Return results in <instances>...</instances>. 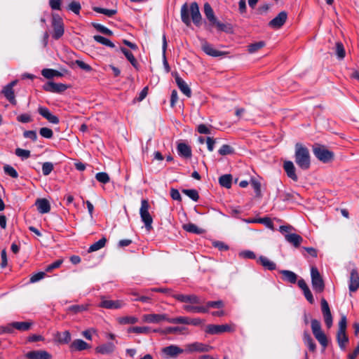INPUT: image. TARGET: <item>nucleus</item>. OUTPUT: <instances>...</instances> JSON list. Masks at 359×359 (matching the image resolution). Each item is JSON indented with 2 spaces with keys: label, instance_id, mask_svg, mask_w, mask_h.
<instances>
[{
  "label": "nucleus",
  "instance_id": "43",
  "mask_svg": "<svg viewBox=\"0 0 359 359\" xmlns=\"http://www.w3.org/2000/svg\"><path fill=\"white\" fill-rule=\"evenodd\" d=\"M93 39L95 41H97L102 45H104L106 46H108L110 48L115 47V45L114 44V43H112L109 39H108L104 36H102L100 35H95L93 36Z\"/></svg>",
  "mask_w": 359,
  "mask_h": 359
},
{
  "label": "nucleus",
  "instance_id": "38",
  "mask_svg": "<svg viewBox=\"0 0 359 359\" xmlns=\"http://www.w3.org/2000/svg\"><path fill=\"white\" fill-rule=\"evenodd\" d=\"M106 242H107V239L104 237L102 238L98 241H97V242L94 243L93 245H91L88 248V252H93L97 251V250H100L105 245Z\"/></svg>",
  "mask_w": 359,
  "mask_h": 359
},
{
  "label": "nucleus",
  "instance_id": "6",
  "mask_svg": "<svg viewBox=\"0 0 359 359\" xmlns=\"http://www.w3.org/2000/svg\"><path fill=\"white\" fill-rule=\"evenodd\" d=\"M315 156L323 163H327L333 159V152L327 149L324 146L316 145L313 147Z\"/></svg>",
  "mask_w": 359,
  "mask_h": 359
},
{
  "label": "nucleus",
  "instance_id": "62",
  "mask_svg": "<svg viewBox=\"0 0 359 359\" xmlns=\"http://www.w3.org/2000/svg\"><path fill=\"white\" fill-rule=\"evenodd\" d=\"M138 322V318L135 316H126L120 319L121 324H135Z\"/></svg>",
  "mask_w": 359,
  "mask_h": 359
},
{
  "label": "nucleus",
  "instance_id": "9",
  "mask_svg": "<svg viewBox=\"0 0 359 359\" xmlns=\"http://www.w3.org/2000/svg\"><path fill=\"white\" fill-rule=\"evenodd\" d=\"M321 311L323 315L325 323L327 328H330L332 326V316L330 309L329 304L325 299L323 298L320 302Z\"/></svg>",
  "mask_w": 359,
  "mask_h": 359
},
{
  "label": "nucleus",
  "instance_id": "29",
  "mask_svg": "<svg viewBox=\"0 0 359 359\" xmlns=\"http://www.w3.org/2000/svg\"><path fill=\"white\" fill-rule=\"evenodd\" d=\"M2 93L5 97L13 105H16L17 101L15 97L14 90L11 87L7 86H4L2 90Z\"/></svg>",
  "mask_w": 359,
  "mask_h": 359
},
{
  "label": "nucleus",
  "instance_id": "5",
  "mask_svg": "<svg viewBox=\"0 0 359 359\" xmlns=\"http://www.w3.org/2000/svg\"><path fill=\"white\" fill-rule=\"evenodd\" d=\"M311 324L314 337L324 348H326L328 343L327 339L325 333L322 331L320 323L316 319H313L311 320Z\"/></svg>",
  "mask_w": 359,
  "mask_h": 359
},
{
  "label": "nucleus",
  "instance_id": "61",
  "mask_svg": "<svg viewBox=\"0 0 359 359\" xmlns=\"http://www.w3.org/2000/svg\"><path fill=\"white\" fill-rule=\"evenodd\" d=\"M39 134L45 138L50 139L53 136V132L51 129L48 128H41L39 130Z\"/></svg>",
  "mask_w": 359,
  "mask_h": 359
},
{
  "label": "nucleus",
  "instance_id": "10",
  "mask_svg": "<svg viewBox=\"0 0 359 359\" xmlns=\"http://www.w3.org/2000/svg\"><path fill=\"white\" fill-rule=\"evenodd\" d=\"M124 305L125 303L122 300L114 301L102 297L99 306L107 309H118L122 308Z\"/></svg>",
  "mask_w": 359,
  "mask_h": 359
},
{
  "label": "nucleus",
  "instance_id": "48",
  "mask_svg": "<svg viewBox=\"0 0 359 359\" xmlns=\"http://www.w3.org/2000/svg\"><path fill=\"white\" fill-rule=\"evenodd\" d=\"M88 304H81V305H72L70 306L67 310L70 312H73L74 313H81L82 311H86L88 309Z\"/></svg>",
  "mask_w": 359,
  "mask_h": 359
},
{
  "label": "nucleus",
  "instance_id": "35",
  "mask_svg": "<svg viewBox=\"0 0 359 359\" xmlns=\"http://www.w3.org/2000/svg\"><path fill=\"white\" fill-rule=\"evenodd\" d=\"M120 50L124 54L127 60L131 63V65L137 69L138 63L133 54L130 50L123 47H121Z\"/></svg>",
  "mask_w": 359,
  "mask_h": 359
},
{
  "label": "nucleus",
  "instance_id": "12",
  "mask_svg": "<svg viewBox=\"0 0 359 359\" xmlns=\"http://www.w3.org/2000/svg\"><path fill=\"white\" fill-rule=\"evenodd\" d=\"M185 347V352L187 353L208 352L211 349V347L210 346L200 342L189 344H187Z\"/></svg>",
  "mask_w": 359,
  "mask_h": 359
},
{
  "label": "nucleus",
  "instance_id": "47",
  "mask_svg": "<svg viewBox=\"0 0 359 359\" xmlns=\"http://www.w3.org/2000/svg\"><path fill=\"white\" fill-rule=\"evenodd\" d=\"M182 191L194 201H198L199 195L196 189H183Z\"/></svg>",
  "mask_w": 359,
  "mask_h": 359
},
{
  "label": "nucleus",
  "instance_id": "8",
  "mask_svg": "<svg viewBox=\"0 0 359 359\" xmlns=\"http://www.w3.org/2000/svg\"><path fill=\"white\" fill-rule=\"evenodd\" d=\"M235 330L234 326L225 325H213L210 324L206 326L205 332L210 334H218L223 332H232Z\"/></svg>",
  "mask_w": 359,
  "mask_h": 359
},
{
  "label": "nucleus",
  "instance_id": "28",
  "mask_svg": "<svg viewBox=\"0 0 359 359\" xmlns=\"http://www.w3.org/2000/svg\"><path fill=\"white\" fill-rule=\"evenodd\" d=\"M204 14L211 25L217 20L209 3L204 4Z\"/></svg>",
  "mask_w": 359,
  "mask_h": 359
},
{
  "label": "nucleus",
  "instance_id": "14",
  "mask_svg": "<svg viewBox=\"0 0 359 359\" xmlns=\"http://www.w3.org/2000/svg\"><path fill=\"white\" fill-rule=\"evenodd\" d=\"M168 317L166 314H145L142 316V321L147 323H159L161 321L168 322Z\"/></svg>",
  "mask_w": 359,
  "mask_h": 359
},
{
  "label": "nucleus",
  "instance_id": "59",
  "mask_svg": "<svg viewBox=\"0 0 359 359\" xmlns=\"http://www.w3.org/2000/svg\"><path fill=\"white\" fill-rule=\"evenodd\" d=\"M257 222L263 224L264 225H265L267 228H269L270 229L273 230V229H274L273 223L272 220L268 217H264L258 219Z\"/></svg>",
  "mask_w": 359,
  "mask_h": 359
},
{
  "label": "nucleus",
  "instance_id": "15",
  "mask_svg": "<svg viewBox=\"0 0 359 359\" xmlns=\"http://www.w3.org/2000/svg\"><path fill=\"white\" fill-rule=\"evenodd\" d=\"M359 288V275L355 269L351 271L348 289L350 292H355Z\"/></svg>",
  "mask_w": 359,
  "mask_h": 359
},
{
  "label": "nucleus",
  "instance_id": "51",
  "mask_svg": "<svg viewBox=\"0 0 359 359\" xmlns=\"http://www.w3.org/2000/svg\"><path fill=\"white\" fill-rule=\"evenodd\" d=\"M128 332L137 334H147L150 332V328L149 327H133L128 329Z\"/></svg>",
  "mask_w": 359,
  "mask_h": 359
},
{
  "label": "nucleus",
  "instance_id": "22",
  "mask_svg": "<svg viewBox=\"0 0 359 359\" xmlns=\"http://www.w3.org/2000/svg\"><path fill=\"white\" fill-rule=\"evenodd\" d=\"M115 344L112 342H107L103 344H101L95 348V351L97 353L108 355L113 353L115 350Z\"/></svg>",
  "mask_w": 359,
  "mask_h": 359
},
{
  "label": "nucleus",
  "instance_id": "11",
  "mask_svg": "<svg viewBox=\"0 0 359 359\" xmlns=\"http://www.w3.org/2000/svg\"><path fill=\"white\" fill-rule=\"evenodd\" d=\"M68 88V86L61 83H54L48 81L44 86L43 89L50 93H62Z\"/></svg>",
  "mask_w": 359,
  "mask_h": 359
},
{
  "label": "nucleus",
  "instance_id": "58",
  "mask_svg": "<svg viewBox=\"0 0 359 359\" xmlns=\"http://www.w3.org/2000/svg\"><path fill=\"white\" fill-rule=\"evenodd\" d=\"M95 178L98 182L103 184H107L109 182V177L108 174L104 172L97 173Z\"/></svg>",
  "mask_w": 359,
  "mask_h": 359
},
{
  "label": "nucleus",
  "instance_id": "55",
  "mask_svg": "<svg viewBox=\"0 0 359 359\" xmlns=\"http://www.w3.org/2000/svg\"><path fill=\"white\" fill-rule=\"evenodd\" d=\"M15 154L22 159H27L30 156V151L20 148H17L15 149Z\"/></svg>",
  "mask_w": 359,
  "mask_h": 359
},
{
  "label": "nucleus",
  "instance_id": "57",
  "mask_svg": "<svg viewBox=\"0 0 359 359\" xmlns=\"http://www.w3.org/2000/svg\"><path fill=\"white\" fill-rule=\"evenodd\" d=\"M218 152L222 156L231 154L233 153V149L228 144H223Z\"/></svg>",
  "mask_w": 359,
  "mask_h": 359
},
{
  "label": "nucleus",
  "instance_id": "33",
  "mask_svg": "<svg viewBox=\"0 0 359 359\" xmlns=\"http://www.w3.org/2000/svg\"><path fill=\"white\" fill-rule=\"evenodd\" d=\"M280 273L283 275V279L288 283H295L297 280V276L293 271L288 270H281Z\"/></svg>",
  "mask_w": 359,
  "mask_h": 359
},
{
  "label": "nucleus",
  "instance_id": "24",
  "mask_svg": "<svg viewBox=\"0 0 359 359\" xmlns=\"http://www.w3.org/2000/svg\"><path fill=\"white\" fill-rule=\"evenodd\" d=\"M175 81L181 92L187 97H190L191 96V90L187 83L178 75L175 76Z\"/></svg>",
  "mask_w": 359,
  "mask_h": 359
},
{
  "label": "nucleus",
  "instance_id": "60",
  "mask_svg": "<svg viewBox=\"0 0 359 359\" xmlns=\"http://www.w3.org/2000/svg\"><path fill=\"white\" fill-rule=\"evenodd\" d=\"M81 8V4L78 1H72L68 6V10L72 11L75 14H79Z\"/></svg>",
  "mask_w": 359,
  "mask_h": 359
},
{
  "label": "nucleus",
  "instance_id": "1",
  "mask_svg": "<svg viewBox=\"0 0 359 359\" xmlns=\"http://www.w3.org/2000/svg\"><path fill=\"white\" fill-rule=\"evenodd\" d=\"M189 13L194 25L199 26L201 24L202 17L199 11L198 5L196 2H192L190 4L189 8L187 4H184L181 8V19L187 26H189L191 22L189 17Z\"/></svg>",
  "mask_w": 359,
  "mask_h": 359
},
{
  "label": "nucleus",
  "instance_id": "37",
  "mask_svg": "<svg viewBox=\"0 0 359 359\" xmlns=\"http://www.w3.org/2000/svg\"><path fill=\"white\" fill-rule=\"evenodd\" d=\"M337 339L339 347L341 349H345L346 344L348 341L346 332H337Z\"/></svg>",
  "mask_w": 359,
  "mask_h": 359
},
{
  "label": "nucleus",
  "instance_id": "40",
  "mask_svg": "<svg viewBox=\"0 0 359 359\" xmlns=\"http://www.w3.org/2000/svg\"><path fill=\"white\" fill-rule=\"evenodd\" d=\"M212 25L216 26L217 29L220 32L231 33L233 31L232 27L230 24H224V23H222L221 22L218 21L217 20Z\"/></svg>",
  "mask_w": 359,
  "mask_h": 359
},
{
  "label": "nucleus",
  "instance_id": "36",
  "mask_svg": "<svg viewBox=\"0 0 359 359\" xmlns=\"http://www.w3.org/2000/svg\"><path fill=\"white\" fill-rule=\"evenodd\" d=\"M232 176L230 174L222 175L219 178V184L226 189H229L231 187Z\"/></svg>",
  "mask_w": 359,
  "mask_h": 359
},
{
  "label": "nucleus",
  "instance_id": "27",
  "mask_svg": "<svg viewBox=\"0 0 359 359\" xmlns=\"http://www.w3.org/2000/svg\"><path fill=\"white\" fill-rule=\"evenodd\" d=\"M55 339L59 344H67L70 342L72 337L70 332L66 330L63 332H57L55 334Z\"/></svg>",
  "mask_w": 359,
  "mask_h": 359
},
{
  "label": "nucleus",
  "instance_id": "16",
  "mask_svg": "<svg viewBox=\"0 0 359 359\" xmlns=\"http://www.w3.org/2000/svg\"><path fill=\"white\" fill-rule=\"evenodd\" d=\"M38 112L43 117L46 118L50 123L53 124H57L59 123V118L55 115L50 113L49 109L45 107H39Z\"/></svg>",
  "mask_w": 359,
  "mask_h": 359
},
{
  "label": "nucleus",
  "instance_id": "41",
  "mask_svg": "<svg viewBox=\"0 0 359 359\" xmlns=\"http://www.w3.org/2000/svg\"><path fill=\"white\" fill-rule=\"evenodd\" d=\"M41 74L48 79H52L55 76H62V74L60 72L52 69H43L41 71Z\"/></svg>",
  "mask_w": 359,
  "mask_h": 359
},
{
  "label": "nucleus",
  "instance_id": "46",
  "mask_svg": "<svg viewBox=\"0 0 359 359\" xmlns=\"http://www.w3.org/2000/svg\"><path fill=\"white\" fill-rule=\"evenodd\" d=\"M93 10L97 13H102L108 17H111L116 13V10L102 8L100 7H93Z\"/></svg>",
  "mask_w": 359,
  "mask_h": 359
},
{
  "label": "nucleus",
  "instance_id": "52",
  "mask_svg": "<svg viewBox=\"0 0 359 359\" xmlns=\"http://www.w3.org/2000/svg\"><path fill=\"white\" fill-rule=\"evenodd\" d=\"M93 25L98 32L104 34L109 36H111L113 34V32L109 29L100 24L93 23Z\"/></svg>",
  "mask_w": 359,
  "mask_h": 359
},
{
  "label": "nucleus",
  "instance_id": "17",
  "mask_svg": "<svg viewBox=\"0 0 359 359\" xmlns=\"http://www.w3.org/2000/svg\"><path fill=\"white\" fill-rule=\"evenodd\" d=\"M283 168L288 177H290L294 182H297L298 180V177L296 175V168L294 165V163L292 161H285L283 163Z\"/></svg>",
  "mask_w": 359,
  "mask_h": 359
},
{
  "label": "nucleus",
  "instance_id": "49",
  "mask_svg": "<svg viewBox=\"0 0 359 359\" xmlns=\"http://www.w3.org/2000/svg\"><path fill=\"white\" fill-rule=\"evenodd\" d=\"M265 46V43L264 41H258L254 43H251L248 46V51L250 53H254L262 48Z\"/></svg>",
  "mask_w": 359,
  "mask_h": 359
},
{
  "label": "nucleus",
  "instance_id": "45",
  "mask_svg": "<svg viewBox=\"0 0 359 359\" xmlns=\"http://www.w3.org/2000/svg\"><path fill=\"white\" fill-rule=\"evenodd\" d=\"M335 53L339 59L344 58L346 53L342 43L339 41L336 43Z\"/></svg>",
  "mask_w": 359,
  "mask_h": 359
},
{
  "label": "nucleus",
  "instance_id": "63",
  "mask_svg": "<svg viewBox=\"0 0 359 359\" xmlns=\"http://www.w3.org/2000/svg\"><path fill=\"white\" fill-rule=\"evenodd\" d=\"M347 325V319L345 315H341L340 320L339 322V330L338 332H346Z\"/></svg>",
  "mask_w": 359,
  "mask_h": 359
},
{
  "label": "nucleus",
  "instance_id": "32",
  "mask_svg": "<svg viewBox=\"0 0 359 359\" xmlns=\"http://www.w3.org/2000/svg\"><path fill=\"white\" fill-rule=\"evenodd\" d=\"M303 341L311 351L314 352L316 351V345L309 332H304Z\"/></svg>",
  "mask_w": 359,
  "mask_h": 359
},
{
  "label": "nucleus",
  "instance_id": "25",
  "mask_svg": "<svg viewBox=\"0 0 359 359\" xmlns=\"http://www.w3.org/2000/svg\"><path fill=\"white\" fill-rule=\"evenodd\" d=\"M90 348V346L82 339H75L70 345L72 351H81Z\"/></svg>",
  "mask_w": 359,
  "mask_h": 359
},
{
  "label": "nucleus",
  "instance_id": "64",
  "mask_svg": "<svg viewBox=\"0 0 359 359\" xmlns=\"http://www.w3.org/2000/svg\"><path fill=\"white\" fill-rule=\"evenodd\" d=\"M17 121L20 123H27L31 122L32 118L28 114H22L17 117Z\"/></svg>",
  "mask_w": 359,
  "mask_h": 359
},
{
  "label": "nucleus",
  "instance_id": "4",
  "mask_svg": "<svg viewBox=\"0 0 359 359\" xmlns=\"http://www.w3.org/2000/svg\"><path fill=\"white\" fill-rule=\"evenodd\" d=\"M311 284L316 292L321 293L325 290L324 280L316 266L311 268Z\"/></svg>",
  "mask_w": 359,
  "mask_h": 359
},
{
  "label": "nucleus",
  "instance_id": "31",
  "mask_svg": "<svg viewBox=\"0 0 359 359\" xmlns=\"http://www.w3.org/2000/svg\"><path fill=\"white\" fill-rule=\"evenodd\" d=\"M177 151L180 156L185 158H190L191 156V149L185 143H180L177 145Z\"/></svg>",
  "mask_w": 359,
  "mask_h": 359
},
{
  "label": "nucleus",
  "instance_id": "21",
  "mask_svg": "<svg viewBox=\"0 0 359 359\" xmlns=\"http://www.w3.org/2000/svg\"><path fill=\"white\" fill-rule=\"evenodd\" d=\"M185 352V350L175 345H170L163 348V353L169 357H176L179 354Z\"/></svg>",
  "mask_w": 359,
  "mask_h": 359
},
{
  "label": "nucleus",
  "instance_id": "56",
  "mask_svg": "<svg viewBox=\"0 0 359 359\" xmlns=\"http://www.w3.org/2000/svg\"><path fill=\"white\" fill-rule=\"evenodd\" d=\"M4 170L6 174H7L8 175L12 177L13 178H18V172L15 170L14 168H13L12 166H11L9 165H6L4 167Z\"/></svg>",
  "mask_w": 359,
  "mask_h": 359
},
{
  "label": "nucleus",
  "instance_id": "13",
  "mask_svg": "<svg viewBox=\"0 0 359 359\" xmlns=\"http://www.w3.org/2000/svg\"><path fill=\"white\" fill-rule=\"evenodd\" d=\"M287 18V13L285 11H281L269 22V26L273 29H279L285 24Z\"/></svg>",
  "mask_w": 359,
  "mask_h": 359
},
{
  "label": "nucleus",
  "instance_id": "42",
  "mask_svg": "<svg viewBox=\"0 0 359 359\" xmlns=\"http://www.w3.org/2000/svg\"><path fill=\"white\" fill-rule=\"evenodd\" d=\"M187 330V328L185 327H168L165 328L163 331V334H177L182 333L184 334L185 331Z\"/></svg>",
  "mask_w": 359,
  "mask_h": 359
},
{
  "label": "nucleus",
  "instance_id": "18",
  "mask_svg": "<svg viewBox=\"0 0 359 359\" xmlns=\"http://www.w3.org/2000/svg\"><path fill=\"white\" fill-rule=\"evenodd\" d=\"M26 357L29 359H50L51 355L46 351H32L26 354Z\"/></svg>",
  "mask_w": 359,
  "mask_h": 359
},
{
  "label": "nucleus",
  "instance_id": "3",
  "mask_svg": "<svg viewBox=\"0 0 359 359\" xmlns=\"http://www.w3.org/2000/svg\"><path fill=\"white\" fill-rule=\"evenodd\" d=\"M150 208L149 203L147 200L142 199L141 201V206L140 208V215L142 221L144 222L145 225V228L148 231H150L152 227L153 219L151 216L149 209Z\"/></svg>",
  "mask_w": 359,
  "mask_h": 359
},
{
  "label": "nucleus",
  "instance_id": "53",
  "mask_svg": "<svg viewBox=\"0 0 359 359\" xmlns=\"http://www.w3.org/2000/svg\"><path fill=\"white\" fill-rule=\"evenodd\" d=\"M224 306V302L222 300H217L208 302L205 307L208 308V310L210 308L222 309Z\"/></svg>",
  "mask_w": 359,
  "mask_h": 359
},
{
  "label": "nucleus",
  "instance_id": "2",
  "mask_svg": "<svg viewBox=\"0 0 359 359\" xmlns=\"http://www.w3.org/2000/svg\"><path fill=\"white\" fill-rule=\"evenodd\" d=\"M294 160L297 165L302 170H308L311 165V156L309 149L301 143L294 146Z\"/></svg>",
  "mask_w": 359,
  "mask_h": 359
},
{
  "label": "nucleus",
  "instance_id": "34",
  "mask_svg": "<svg viewBox=\"0 0 359 359\" xmlns=\"http://www.w3.org/2000/svg\"><path fill=\"white\" fill-rule=\"evenodd\" d=\"M33 323L32 321L26 322H13L12 325L15 329L19 331H27L32 326Z\"/></svg>",
  "mask_w": 359,
  "mask_h": 359
},
{
  "label": "nucleus",
  "instance_id": "50",
  "mask_svg": "<svg viewBox=\"0 0 359 359\" xmlns=\"http://www.w3.org/2000/svg\"><path fill=\"white\" fill-rule=\"evenodd\" d=\"M183 229L187 232L194 233L199 234L202 232V231L194 224H187L183 226Z\"/></svg>",
  "mask_w": 359,
  "mask_h": 359
},
{
  "label": "nucleus",
  "instance_id": "54",
  "mask_svg": "<svg viewBox=\"0 0 359 359\" xmlns=\"http://www.w3.org/2000/svg\"><path fill=\"white\" fill-rule=\"evenodd\" d=\"M54 166L53 164L50 162H45L42 165V172L43 175H48L53 170Z\"/></svg>",
  "mask_w": 359,
  "mask_h": 359
},
{
  "label": "nucleus",
  "instance_id": "30",
  "mask_svg": "<svg viewBox=\"0 0 359 359\" xmlns=\"http://www.w3.org/2000/svg\"><path fill=\"white\" fill-rule=\"evenodd\" d=\"M285 240L292 243L294 247H299L303 240L302 236L297 233H287L285 236Z\"/></svg>",
  "mask_w": 359,
  "mask_h": 359
},
{
  "label": "nucleus",
  "instance_id": "23",
  "mask_svg": "<svg viewBox=\"0 0 359 359\" xmlns=\"http://www.w3.org/2000/svg\"><path fill=\"white\" fill-rule=\"evenodd\" d=\"M202 50L208 55L219 57L224 55V52L215 49L212 46L206 41L202 43Z\"/></svg>",
  "mask_w": 359,
  "mask_h": 359
},
{
  "label": "nucleus",
  "instance_id": "7",
  "mask_svg": "<svg viewBox=\"0 0 359 359\" xmlns=\"http://www.w3.org/2000/svg\"><path fill=\"white\" fill-rule=\"evenodd\" d=\"M52 26L53 28V38L59 39L64 34V24L62 19L57 14H53Z\"/></svg>",
  "mask_w": 359,
  "mask_h": 359
},
{
  "label": "nucleus",
  "instance_id": "44",
  "mask_svg": "<svg viewBox=\"0 0 359 359\" xmlns=\"http://www.w3.org/2000/svg\"><path fill=\"white\" fill-rule=\"evenodd\" d=\"M189 318L180 316L177 318H168V323L173 324H184L189 325Z\"/></svg>",
  "mask_w": 359,
  "mask_h": 359
},
{
  "label": "nucleus",
  "instance_id": "19",
  "mask_svg": "<svg viewBox=\"0 0 359 359\" xmlns=\"http://www.w3.org/2000/svg\"><path fill=\"white\" fill-rule=\"evenodd\" d=\"M35 205L36 206L39 212L41 214L48 213L50 210V204L46 198L36 199Z\"/></svg>",
  "mask_w": 359,
  "mask_h": 359
},
{
  "label": "nucleus",
  "instance_id": "20",
  "mask_svg": "<svg viewBox=\"0 0 359 359\" xmlns=\"http://www.w3.org/2000/svg\"><path fill=\"white\" fill-rule=\"evenodd\" d=\"M174 297L181 302H189L191 304H200L201 302V299L195 294L185 295L178 294H175Z\"/></svg>",
  "mask_w": 359,
  "mask_h": 359
},
{
  "label": "nucleus",
  "instance_id": "26",
  "mask_svg": "<svg viewBox=\"0 0 359 359\" xmlns=\"http://www.w3.org/2000/svg\"><path fill=\"white\" fill-rule=\"evenodd\" d=\"M257 262L259 263L264 269L273 271L276 269V264L264 256H259Z\"/></svg>",
  "mask_w": 359,
  "mask_h": 359
},
{
  "label": "nucleus",
  "instance_id": "39",
  "mask_svg": "<svg viewBox=\"0 0 359 359\" xmlns=\"http://www.w3.org/2000/svg\"><path fill=\"white\" fill-rule=\"evenodd\" d=\"M183 309L190 313H207L208 308L205 306H194L191 305H184Z\"/></svg>",
  "mask_w": 359,
  "mask_h": 359
}]
</instances>
